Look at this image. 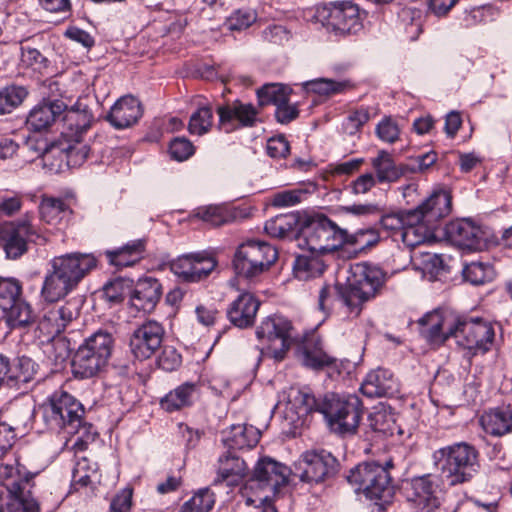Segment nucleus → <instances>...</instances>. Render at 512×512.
<instances>
[{"instance_id": "obj_27", "label": "nucleus", "mask_w": 512, "mask_h": 512, "mask_svg": "<svg viewBox=\"0 0 512 512\" xmlns=\"http://www.w3.org/2000/svg\"><path fill=\"white\" fill-rule=\"evenodd\" d=\"M66 109L61 100L43 101L36 105L29 113L26 124L33 131L48 129Z\"/></svg>"}, {"instance_id": "obj_31", "label": "nucleus", "mask_w": 512, "mask_h": 512, "mask_svg": "<svg viewBox=\"0 0 512 512\" xmlns=\"http://www.w3.org/2000/svg\"><path fill=\"white\" fill-rule=\"evenodd\" d=\"M260 431L252 425L236 424L222 432V442L229 449L254 447L259 439Z\"/></svg>"}, {"instance_id": "obj_25", "label": "nucleus", "mask_w": 512, "mask_h": 512, "mask_svg": "<svg viewBox=\"0 0 512 512\" xmlns=\"http://www.w3.org/2000/svg\"><path fill=\"white\" fill-rule=\"evenodd\" d=\"M220 125L228 132L232 129V123L237 121L244 127H252L257 121L258 110L250 103L234 101L233 103L218 108Z\"/></svg>"}, {"instance_id": "obj_24", "label": "nucleus", "mask_w": 512, "mask_h": 512, "mask_svg": "<svg viewBox=\"0 0 512 512\" xmlns=\"http://www.w3.org/2000/svg\"><path fill=\"white\" fill-rule=\"evenodd\" d=\"M142 107L133 96L120 98L111 108L106 119L116 129H124L135 124L142 116Z\"/></svg>"}, {"instance_id": "obj_42", "label": "nucleus", "mask_w": 512, "mask_h": 512, "mask_svg": "<svg viewBox=\"0 0 512 512\" xmlns=\"http://www.w3.org/2000/svg\"><path fill=\"white\" fill-rule=\"evenodd\" d=\"M6 311L7 322L13 329L26 328L35 320L30 304L21 297L11 304Z\"/></svg>"}, {"instance_id": "obj_1", "label": "nucleus", "mask_w": 512, "mask_h": 512, "mask_svg": "<svg viewBox=\"0 0 512 512\" xmlns=\"http://www.w3.org/2000/svg\"><path fill=\"white\" fill-rule=\"evenodd\" d=\"M97 260L91 254L79 252L52 257L48 262L41 297L46 302H56L71 293L96 267Z\"/></svg>"}, {"instance_id": "obj_62", "label": "nucleus", "mask_w": 512, "mask_h": 512, "mask_svg": "<svg viewBox=\"0 0 512 512\" xmlns=\"http://www.w3.org/2000/svg\"><path fill=\"white\" fill-rule=\"evenodd\" d=\"M181 364V355L172 346H165L158 357V365L165 371H173Z\"/></svg>"}, {"instance_id": "obj_29", "label": "nucleus", "mask_w": 512, "mask_h": 512, "mask_svg": "<svg viewBox=\"0 0 512 512\" xmlns=\"http://www.w3.org/2000/svg\"><path fill=\"white\" fill-rule=\"evenodd\" d=\"M248 475V466L237 455L228 452L218 459L217 477L215 484L224 483L227 486H237Z\"/></svg>"}, {"instance_id": "obj_43", "label": "nucleus", "mask_w": 512, "mask_h": 512, "mask_svg": "<svg viewBox=\"0 0 512 512\" xmlns=\"http://www.w3.org/2000/svg\"><path fill=\"white\" fill-rule=\"evenodd\" d=\"M9 385L28 383L37 373L36 363L29 357H18L13 364L9 362Z\"/></svg>"}, {"instance_id": "obj_60", "label": "nucleus", "mask_w": 512, "mask_h": 512, "mask_svg": "<svg viewBox=\"0 0 512 512\" xmlns=\"http://www.w3.org/2000/svg\"><path fill=\"white\" fill-rule=\"evenodd\" d=\"M81 303V299L73 298L59 307H54L65 328L79 316Z\"/></svg>"}, {"instance_id": "obj_44", "label": "nucleus", "mask_w": 512, "mask_h": 512, "mask_svg": "<svg viewBox=\"0 0 512 512\" xmlns=\"http://www.w3.org/2000/svg\"><path fill=\"white\" fill-rule=\"evenodd\" d=\"M289 95L290 89L283 84H266L257 90V97L261 106L285 104V101L289 100Z\"/></svg>"}, {"instance_id": "obj_34", "label": "nucleus", "mask_w": 512, "mask_h": 512, "mask_svg": "<svg viewBox=\"0 0 512 512\" xmlns=\"http://www.w3.org/2000/svg\"><path fill=\"white\" fill-rule=\"evenodd\" d=\"M197 385L186 382L170 391L160 400V406L166 412L179 411L192 405L197 394Z\"/></svg>"}, {"instance_id": "obj_37", "label": "nucleus", "mask_w": 512, "mask_h": 512, "mask_svg": "<svg viewBox=\"0 0 512 512\" xmlns=\"http://www.w3.org/2000/svg\"><path fill=\"white\" fill-rule=\"evenodd\" d=\"M379 183H391L397 181L406 172L405 166H397L390 154L386 151H380L378 156L371 162Z\"/></svg>"}, {"instance_id": "obj_11", "label": "nucleus", "mask_w": 512, "mask_h": 512, "mask_svg": "<svg viewBox=\"0 0 512 512\" xmlns=\"http://www.w3.org/2000/svg\"><path fill=\"white\" fill-rule=\"evenodd\" d=\"M43 421L53 431L73 432L84 416L83 405L66 391H55L41 406Z\"/></svg>"}, {"instance_id": "obj_26", "label": "nucleus", "mask_w": 512, "mask_h": 512, "mask_svg": "<svg viewBox=\"0 0 512 512\" xmlns=\"http://www.w3.org/2000/svg\"><path fill=\"white\" fill-rule=\"evenodd\" d=\"M64 112V130L61 135L64 137H83L94 119L89 107L78 101L69 109L66 108Z\"/></svg>"}, {"instance_id": "obj_20", "label": "nucleus", "mask_w": 512, "mask_h": 512, "mask_svg": "<svg viewBox=\"0 0 512 512\" xmlns=\"http://www.w3.org/2000/svg\"><path fill=\"white\" fill-rule=\"evenodd\" d=\"M445 233L452 244L463 249H480L485 241L482 228L470 219L451 221L446 225Z\"/></svg>"}, {"instance_id": "obj_23", "label": "nucleus", "mask_w": 512, "mask_h": 512, "mask_svg": "<svg viewBox=\"0 0 512 512\" xmlns=\"http://www.w3.org/2000/svg\"><path fill=\"white\" fill-rule=\"evenodd\" d=\"M162 294L161 284L154 278L140 279L131 288L130 304L137 311L149 313L154 310Z\"/></svg>"}, {"instance_id": "obj_8", "label": "nucleus", "mask_w": 512, "mask_h": 512, "mask_svg": "<svg viewBox=\"0 0 512 512\" xmlns=\"http://www.w3.org/2000/svg\"><path fill=\"white\" fill-rule=\"evenodd\" d=\"M392 460L385 464L363 462L350 470L347 481L356 486L357 492L373 501L376 505L388 502L394 494V486L389 470L393 468Z\"/></svg>"}, {"instance_id": "obj_18", "label": "nucleus", "mask_w": 512, "mask_h": 512, "mask_svg": "<svg viewBox=\"0 0 512 512\" xmlns=\"http://www.w3.org/2000/svg\"><path fill=\"white\" fill-rule=\"evenodd\" d=\"M165 331L157 321L149 320L134 330L130 338L133 355L140 360L150 358L161 347Z\"/></svg>"}, {"instance_id": "obj_56", "label": "nucleus", "mask_w": 512, "mask_h": 512, "mask_svg": "<svg viewBox=\"0 0 512 512\" xmlns=\"http://www.w3.org/2000/svg\"><path fill=\"white\" fill-rule=\"evenodd\" d=\"M347 239L345 245L354 246L356 249L362 251L376 245L379 241V234L375 229H361L354 234L347 232Z\"/></svg>"}, {"instance_id": "obj_10", "label": "nucleus", "mask_w": 512, "mask_h": 512, "mask_svg": "<svg viewBox=\"0 0 512 512\" xmlns=\"http://www.w3.org/2000/svg\"><path fill=\"white\" fill-rule=\"evenodd\" d=\"M363 412L361 400L356 395H326L321 401L322 413L332 431L344 435L354 434Z\"/></svg>"}, {"instance_id": "obj_41", "label": "nucleus", "mask_w": 512, "mask_h": 512, "mask_svg": "<svg viewBox=\"0 0 512 512\" xmlns=\"http://www.w3.org/2000/svg\"><path fill=\"white\" fill-rule=\"evenodd\" d=\"M68 213V206L60 198L43 196L39 205V214L43 222L58 225Z\"/></svg>"}, {"instance_id": "obj_28", "label": "nucleus", "mask_w": 512, "mask_h": 512, "mask_svg": "<svg viewBox=\"0 0 512 512\" xmlns=\"http://www.w3.org/2000/svg\"><path fill=\"white\" fill-rule=\"evenodd\" d=\"M360 390L369 398L391 397L398 392V384L388 370L377 369L366 376Z\"/></svg>"}, {"instance_id": "obj_9", "label": "nucleus", "mask_w": 512, "mask_h": 512, "mask_svg": "<svg viewBox=\"0 0 512 512\" xmlns=\"http://www.w3.org/2000/svg\"><path fill=\"white\" fill-rule=\"evenodd\" d=\"M363 17L357 4L337 1L315 8L311 21L339 37L357 34L363 28Z\"/></svg>"}, {"instance_id": "obj_55", "label": "nucleus", "mask_w": 512, "mask_h": 512, "mask_svg": "<svg viewBox=\"0 0 512 512\" xmlns=\"http://www.w3.org/2000/svg\"><path fill=\"white\" fill-rule=\"evenodd\" d=\"M309 90L325 96H331L343 92L348 86L346 81H335L327 78H319L306 83Z\"/></svg>"}, {"instance_id": "obj_14", "label": "nucleus", "mask_w": 512, "mask_h": 512, "mask_svg": "<svg viewBox=\"0 0 512 512\" xmlns=\"http://www.w3.org/2000/svg\"><path fill=\"white\" fill-rule=\"evenodd\" d=\"M293 331L291 321L281 315L265 318L256 329V336L263 344L262 354L282 361L294 341Z\"/></svg>"}, {"instance_id": "obj_38", "label": "nucleus", "mask_w": 512, "mask_h": 512, "mask_svg": "<svg viewBox=\"0 0 512 512\" xmlns=\"http://www.w3.org/2000/svg\"><path fill=\"white\" fill-rule=\"evenodd\" d=\"M67 149H69V146L67 145V141H64L62 135L61 138L49 144H45V146L41 148L40 154L44 165L49 167L51 171H62L63 167L66 166Z\"/></svg>"}, {"instance_id": "obj_30", "label": "nucleus", "mask_w": 512, "mask_h": 512, "mask_svg": "<svg viewBox=\"0 0 512 512\" xmlns=\"http://www.w3.org/2000/svg\"><path fill=\"white\" fill-rule=\"evenodd\" d=\"M146 240H132L122 247L105 251L108 263L117 269L134 266L144 258Z\"/></svg>"}, {"instance_id": "obj_7", "label": "nucleus", "mask_w": 512, "mask_h": 512, "mask_svg": "<svg viewBox=\"0 0 512 512\" xmlns=\"http://www.w3.org/2000/svg\"><path fill=\"white\" fill-rule=\"evenodd\" d=\"M347 231L325 215L303 219L299 229L298 247L309 253L325 254L345 245Z\"/></svg>"}, {"instance_id": "obj_22", "label": "nucleus", "mask_w": 512, "mask_h": 512, "mask_svg": "<svg viewBox=\"0 0 512 512\" xmlns=\"http://www.w3.org/2000/svg\"><path fill=\"white\" fill-rule=\"evenodd\" d=\"M290 470L285 465L271 459L262 458L254 468L253 479L258 481L262 487H268L276 492L279 487L288 482Z\"/></svg>"}, {"instance_id": "obj_19", "label": "nucleus", "mask_w": 512, "mask_h": 512, "mask_svg": "<svg viewBox=\"0 0 512 512\" xmlns=\"http://www.w3.org/2000/svg\"><path fill=\"white\" fill-rule=\"evenodd\" d=\"M213 257L203 254H188L178 257L171 265V271L185 282H198L206 278L216 267Z\"/></svg>"}, {"instance_id": "obj_50", "label": "nucleus", "mask_w": 512, "mask_h": 512, "mask_svg": "<svg viewBox=\"0 0 512 512\" xmlns=\"http://www.w3.org/2000/svg\"><path fill=\"white\" fill-rule=\"evenodd\" d=\"M463 277L473 285H482L494 277L493 268L481 262H471L463 269Z\"/></svg>"}, {"instance_id": "obj_40", "label": "nucleus", "mask_w": 512, "mask_h": 512, "mask_svg": "<svg viewBox=\"0 0 512 512\" xmlns=\"http://www.w3.org/2000/svg\"><path fill=\"white\" fill-rule=\"evenodd\" d=\"M324 270L325 265L317 253L298 255L293 265L294 274L300 280L320 276Z\"/></svg>"}, {"instance_id": "obj_54", "label": "nucleus", "mask_w": 512, "mask_h": 512, "mask_svg": "<svg viewBox=\"0 0 512 512\" xmlns=\"http://www.w3.org/2000/svg\"><path fill=\"white\" fill-rule=\"evenodd\" d=\"M68 435L74 436L72 448L75 451H84L87 449L88 444L93 442L96 438V431L91 424L85 423L83 417L79 421V426L75 427L73 432H65Z\"/></svg>"}, {"instance_id": "obj_53", "label": "nucleus", "mask_w": 512, "mask_h": 512, "mask_svg": "<svg viewBox=\"0 0 512 512\" xmlns=\"http://www.w3.org/2000/svg\"><path fill=\"white\" fill-rule=\"evenodd\" d=\"M133 281L131 279L116 278L103 288L105 298L112 303H118L131 294Z\"/></svg>"}, {"instance_id": "obj_16", "label": "nucleus", "mask_w": 512, "mask_h": 512, "mask_svg": "<svg viewBox=\"0 0 512 512\" xmlns=\"http://www.w3.org/2000/svg\"><path fill=\"white\" fill-rule=\"evenodd\" d=\"M339 468L338 460L325 450L304 452L294 465L295 476L302 482L318 484L333 478Z\"/></svg>"}, {"instance_id": "obj_33", "label": "nucleus", "mask_w": 512, "mask_h": 512, "mask_svg": "<svg viewBox=\"0 0 512 512\" xmlns=\"http://www.w3.org/2000/svg\"><path fill=\"white\" fill-rule=\"evenodd\" d=\"M303 219L297 214H281L265 223V231L272 237L294 238L298 242L299 229Z\"/></svg>"}, {"instance_id": "obj_64", "label": "nucleus", "mask_w": 512, "mask_h": 512, "mask_svg": "<svg viewBox=\"0 0 512 512\" xmlns=\"http://www.w3.org/2000/svg\"><path fill=\"white\" fill-rule=\"evenodd\" d=\"M132 506V490L122 489L117 493L110 503L111 512H130Z\"/></svg>"}, {"instance_id": "obj_17", "label": "nucleus", "mask_w": 512, "mask_h": 512, "mask_svg": "<svg viewBox=\"0 0 512 512\" xmlns=\"http://www.w3.org/2000/svg\"><path fill=\"white\" fill-rule=\"evenodd\" d=\"M407 499L421 512H433L441 505L439 480L436 475L424 474L408 482Z\"/></svg>"}, {"instance_id": "obj_39", "label": "nucleus", "mask_w": 512, "mask_h": 512, "mask_svg": "<svg viewBox=\"0 0 512 512\" xmlns=\"http://www.w3.org/2000/svg\"><path fill=\"white\" fill-rule=\"evenodd\" d=\"M302 362L313 369H322L331 366L335 359L327 355L320 347V341L311 339L306 341L301 348Z\"/></svg>"}, {"instance_id": "obj_13", "label": "nucleus", "mask_w": 512, "mask_h": 512, "mask_svg": "<svg viewBox=\"0 0 512 512\" xmlns=\"http://www.w3.org/2000/svg\"><path fill=\"white\" fill-rule=\"evenodd\" d=\"M277 258V250L272 245L249 240L238 247L233 267L239 277L253 280L268 270Z\"/></svg>"}, {"instance_id": "obj_48", "label": "nucleus", "mask_w": 512, "mask_h": 512, "mask_svg": "<svg viewBox=\"0 0 512 512\" xmlns=\"http://www.w3.org/2000/svg\"><path fill=\"white\" fill-rule=\"evenodd\" d=\"M98 480L96 463L90 462L87 458L77 461L72 472V484L74 486L86 487Z\"/></svg>"}, {"instance_id": "obj_5", "label": "nucleus", "mask_w": 512, "mask_h": 512, "mask_svg": "<svg viewBox=\"0 0 512 512\" xmlns=\"http://www.w3.org/2000/svg\"><path fill=\"white\" fill-rule=\"evenodd\" d=\"M384 283V273L376 266L358 263L353 267V280L337 286L338 295L352 317L360 315L364 303L375 297Z\"/></svg>"}, {"instance_id": "obj_36", "label": "nucleus", "mask_w": 512, "mask_h": 512, "mask_svg": "<svg viewBox=\"0 0 512 512\" xmlns=\"http://www.w3.org/2000/svg\"><path fill=\"white\" fill-rule=\"evenodd\" d=\"M446 324L447 321L437 311L428 313L419 320L421 334L433 345H441L451 337L449 326L446 331H443V327Z\"/></svg>"}, {"instance_id": "obj_32", "label": "nucleus", "mask_w": 512, "mask_h": 512, "mask_svg": "<svg viewBox=\"0 0 512 512\" xmlns=\"http://www.w3.org/2000/svg\"><path fill=\"white\" fill-rule=\"evenodd\" d=\"M480 424L486 433L493 436H503L512 432V405L500 407L484 413Z\"/></svg>"}, {"instance_id": "obj_59", "label": "nucleus", "mask_w": 512, "mask_h": 512, "mask_svg": "<svg viewBox=\"0 0 512 512\" xmlns=\"http://www.w3.org/2000/svg\"><path fill=\"white\" fill-rule=\"evenodd\" d=\"M195 217L214 227L224 225L228 222V215L224 209L219 206L198 208L195 212Z\"/></svg>"}, {"instance_id": "obj_46", "label": "nucleus", "mask_w": 512, "mask_h": 512, "mask_svg": "<svg viewBox=\"0 0 512 512\" xmlns=\"http://www.w3.org/2000/svg\"><path fill=\"white\" fill-rule=\"evenodd\" d=\"M27 91L21 86H6L0 89V115L11 113L27 96Z\"/></svg>"}, {"instance_id": "obj_4", "label": "nucleus", "mask_w": 512, "mask_h": 512, "mask_svg": "<svg viewBox=\"0 0 512 512\" xmlns=\"http://www.w3.org/2000/svg\"><path fill=\"white\" fill-rule=\"evenodd\" d=\"M451 211V196L446 191L434 192L421 205L414 209L417 221L406 224L402 231V241L409 247L424 243L433 233L437 222Z\"/></svg>"}, {"instance_id": "obj_2", "label": "nucleus", "mask_w": 512, "mask_h": 512, "mask_svg": "<svg viewBox=\"0 0 512 512\" xmlns=\"http://www.w3.org/2000/svg\"><path fill=\"white\" fill-rule=\"evenodd\" d=\"M35 473L20 463L0 466L1 484L6 493L0 494V512H39V504L32 495Z\"/></svg>"}, {"instance_id": "obj_52", "label": "nucleus", "mask_w": 512, "mask_h": 512, "mask_svg": "<svg viewBox=\"0 0 512 512\" xmlns=\"http://www.w3.org/2000/svg\"><path fill=\"white\" fill-rule=\"evenodd\" d=\"M22 286L14 278H0V308L7 310L11 304L21 297Z\"/></svg>"}, {"instance_id": "obj_63", "label": "nucleus", "mask_w": 512, "mask_h": 512, "mask_svg": "<svg viewBox=\"0 0 512 512\" xmlns=\"http://www.w3.org/2000/svg\"><path fill=\"white\" fill-rule=\"evenodd\" d=\"M376 183L377 180L372 173H365L353 180L348 188L353 195H362L369 192Z\"/></svg>"}, {"instance_id": "obj_35", "label": "nucleus", "mask_w": 512, "mask_h": 512, "mask_svg": "<svg viewBox=\"0 0 512 512\" xmlns=\"http://www.w3.org/2000/svg\"><path fill=\"white\" fill-rule=\"evenodd\" d=\"M320 406L321 402L308 391L297 387H290L287 391L286 409L295 413L299 419L313 411L320 412Z\"/></svg>"}, {"instance_id": "obj_49", "label": "nucleus", "mask_w": 512, "mask_h": 512, "mask_svg": "<svg viewBox=\"0 0 512 512\" xmlns=\"http://www.w3.org/2000/svg\"><path fill=\"white\" fill-rule=\"evenodd\" d=\"M213 112L211 107H199L190 117L188 130L191 134L204 135L212 127Z\"/></svg>"}, {"instance_id": "obj_45", "label": "nucleus", "mask_w": 512, "mask_h": 512, "mask_svg": "<svg viewBox=\"0 0 512 512\" xmlns=\"http://www.w3.org/2000/svg\"><path fill=\"white\" fill-rule=\"evenodd\" d=\"M69 149L66 152V166L71 168L80 167L88 158L90 147L83 142L82 137H64Z\"/></svg>"}, {"instance_id": "obj_12", "label": "nucleus", "mask_w": 512, "mask_h": 512, "mask_svg": "<svg viewBox=\"0 0 512 512\" xmlns=\"http://www.w3.org/2000/svg\"><path fill=\"white\" fill-rule=\"evenodd\" d=\"M449 334L469 357L489 351L495 336L492 325L479 318H457L449 325Z\"/></svg>"}, {"instance_id": "obj_21", "label": "nucleus", "mask_w": 512, "mask_h": 512, "mask_svg": "<svg viewBox=\"0 0 512 512\" xmlns=\"http://www.w3.org/2000/svg\"><path fill=\"white\" fill-rule=\"evenodd\" d=\"M261 302L254 294L244 291L227 307L226 315L235 327L245 329L253 326Z\"/></svg>"}, {"instance_id": "obj_57", "label": "nucleus", "mask_w": 512, "mask_h": 512, "mask_svg": "<svg viewBox=\"0 0 512 512\" xmlns=\"http://www.w3.org/2000/svg\"><path fill=\"white\" fill-rule=\"evenodd\" d=\"M371 429L384 437L392 436L396 430V423L392 415L386 411H376L369 416Z\"/></svg>"}, {"instance_id": "obj_58", "label": "nucleus", "mask_w": 512, "mask_h": 512, "mask_svg": "<svg viewBox=\"0 0 512 512\" xmlns=\"http://www.w3.org/2000/svg\"><path fill=\"white\" fill-rule=\"evenodd\" d=\"M39 329L48 338H55L65 330V327L63 323L60 322V318L57 315L54 307L48 309L44 313L39 322Z\"/></svg>"}, {"instance_id": "obj_3", "label": "nucleus", "mask_w": 512, "mask_h": 512, "mask_svg": "<svg viewBox=\"0 0 512 512\" xmlns=\"http://www.w3.org/2000/svg\"><path fill=\"white\" fill-rule=\"evenodd\" d=\"M433 462L452 486L470 482L479 472V452L467 442L454 443L434 451Z\"/></svg>"}, {"instance_id": "obj_15", "label": "nucleus", "mask_w": 512, "mask_h": 512, "mask_svg": "<svg viewBox=\"0 0 512 512\" xmlns=\"http://www.w3.org/2000/svg\"><path fill=\"white\" fill-rule=\"evenodd\" d=\"M28 241L44 245L48 242V238L27 218L6 224L0 229V247L9 259H17L26 253Z\"/></svg>"}, {"instance_id": "obj_61", "label": "nucleus", "mask_w": 512, "mask_h": 512, "mask_svg": "<svg viewBox=\"0 0 512 512\" xmlns=\"http://www.w3.org/2000/svg\"><path fill=\"white\" fill-rule=\"evenodd\" d=\"M169 152L173 159L184 161L194 154V146L187 138L177 137L170 142Z\"/></svg>"}, {"instance_id": "obj_47", "label": "nucleus", "mask_w": 512, "mask_h": 512, "mask_svg": "<svg viewBox=\"0 0 512 512\" xmlns=\"http://www.w3.org/2000/svg\"><path fill=\"white\" fill-rule=\"evenodd\" d=\"M214 505L215 494L209 488H203L184 502L180 512H210Z\"/></svg>"}, {"instance_id": "obj_51", "label": "nucleus", "mask_w": 512, "mask_h": 512, "mask_svg": "<svg viewBox=\"0 0 512 512\" xmlns=\"http://www.w3.org/2000/svg\"><path fill=\"white\" fill-rule=\"evenodd\" d=\"M413 221H417V213L414 212V209L384 215L380 223L385 230L400 232L402 234L406 224Z\"/></svg>"}, {"instance_id": "obj_6", "label": "nucleus", "mask_w": 512, "mask_h": 512, "mask_svg": "<svg viewBox=\"0 0 512 512\" xmlns=\"http://www.w3.org/2000/svg\"><path fill=\"white\" fill-rule=\"evenodd\" d=\"M113 347L114 338L109 332L98 330L87 337L74 354V376L88 379L102 373L108 366Z\"/></svg>"}]
</instances>
